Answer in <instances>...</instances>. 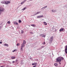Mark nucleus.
<instances>
[{
    "instance_id": "11",
    "label": "nucleus",
    "mask_w": 67,
    "mask_h": 67,
    "mask_svg": "<svg viewBox=\"0 0 67 67\" xmlns=\"http://www.w3.org/2000/svg\"><path fill=\"white\" fill-rule=\"evenodd\" d=\"M22 44H23L25 45V44H26V41H25V40H23V43Z\"/></svg>"
},
{
    "instance_id": "10",
    "label": "nucleus",
    "mask_w": 67,
    "mask_h": 67,
    "mask_svg": "<svg viewBox=\"0 0 67 67\" xmlns=\"http://www.w3.org/2000/svg\"><path fill=\"white\" fill-rule=\"evenodd\" d=\"M40 13V12H38L37 13H36L35 14H34V15H37V14H38V13Z\"/></svg>"
},
{
    "instance_id": "30",
    "label": "nucleus",
    "mask_w": 67,
    "mask_h": 67,
    "mask_svg": "<svg viewBox=\"0 0 67 67\" xmlns=\"http://www.w3.org/2000/svg\"><path fill=\"white\" fill-rule=\"evenodd\" d=\"M42 44L44 45H45V42H44L43 43H42Z\"/></svg>"
},
{
    "instance_id": "7",
    "label": "nucleus",
    "mask_w": 67,
    "mask_h": 67,
    "mask_svg": "<svg viewBox=\"0 0 67 67\" xmlns=\"http://www.w3.org/2000/svg\"><path fill=\"white\" fill-rule=\"evenodd\" d=\"M0 9H1V14H0V15L2 14V12H3V11H4V8H2L1 7H0Z\"/></svg>"
},
{
    "instance_id": "38",
    "label": "nucleus",
    "mask_w": 67,
    "mask_h": 67,
    "mask_svg": "<svg viewBox=\"0 0 67 67\" xmlns=\"http://www.w3.org/2000/svg\"><path fill=\"white\" fill-rule=\"evenodd\" d=\"M39 49H40V48H38L37 49V50H39Z\"/></svg>"
},
{
    "instance_id": "15",
    "label": "nucleus",
    "mask_w": 67,
    "mask_h": 67,
    "mask_svg": "<svg viewBox=\"0 0 67 67\" xmlns=\"http://www.w3.org/2000/svg\"><path fill=\"white\" fill-rule=\"evenodd\" d=\"M4 46H7V47H8L9 46V45L8 44H4Z\"/></svg>"
},
{
    "instance_id": "1",
    "label": "nucleus",
    "mask_w": 67,
    "mask_h": 67,
    "mask_svg": "<svg viewBox=\"0 0 67 67\" xmlns=\"http://www.w3.org/2000/svg\"><path fill=\"white\" fill-rule=\"evenodd\" d=\"M1 3H3L4 4H8V3H10V2L9 1H2L1 2Z\"/></svg>"
},
{
    "instance_id": "14",
    "label": "nucleus",
    "mask_w": 67,
    "mask_h": 67,
    "mask_svg": "<svg viewBox=\"0 0 67 67\" xmlns=\"http://www.w3.org/2000/svg\"><path fill=\"white\" fill-rule=\"evenodd\" d=\"M31 25L32 26H33V27H35L36 26V25L35 24H32Z\"/></svg>"
},
{
    "instance_id": "13",
    "label": "nucleus",
    "mask_w": 67,
    "mask_h": 67,
    "mask_svg": "<svg viewBox=\"0 0 67 67\" xmlns=\"http://www.w3.org/2000/svg\"><path fill=\"white\" fill-rule=\"evenodd\" d=\"M11 59H15V57L14 56H12L11 57Z\"/></svg>"
},
{
    "instance_id": "2",
    "label": "nucleus",
    "mask_w": 67,
    "mask_h": 67,
    "mask_svg": "<svg viewBox=\"0 0 67 67\" xmlns=\"http://www.w3.org/2000/svg\"><path fill=\"white\" fill-rule=\"evenodd\" d=\"M25 45L24 44H21V47L20 48V50L21 51H22L23 50V48L24 47H25Z\"/></svg>"
},
{
    "instance_id": "22",
    "label": "nucleus",
    "mask_w": 67,
    "mask_h": 67,
    "mask_svg": "<svg viewBox=\"0 0 67 67\" xmlns=\"http://www.w3.org/2000/svg\"><path fill=\"white\" fill-rule=\"evenodd\" d=\"M17 51V50L15 49L13 51V52H14L15 51Z\"/></svg>"
},
{
    "instance_id": "19",
    "label": "nucleus",
    "mask_w": 67,
    "mask_h": 67,
    "mask_svg": "<svg viewBox=\"0 0 67 67\" xmlns=\"http://www.w3.org/2000/svg\"><path fill=\"white\" fill-rule=\"evenodd\" d=\"M60 59H61V60H63L64 59V58L63 57H61L60 58Z\"/></svg>"
},
{
    "instance_id": "35",
    "label": "nucleus",
    "mask_w": 67,
    "mask_h": 67,
    "mask_svg": "<svg viewBox=\"0 0 67 67\" xmlns=\"http://www.w3.org/2000/svg\"><path fill=\"white\" fill-rule=\"evenodd\" d=\"M19 44L18 43V44H17V46H19Z\"/></svg>"
},
{
    "instance_id": "45",
    "label": "nucleus",
    "mask_w": 67,
    "mask_h": 67,
    "mask_svg": "<svg viewBox=\"0 0 67 67\" xmlns=\"http://www.w3.org/2000/svg\"><path fill=\"white\" fill-rule=\"evenodd\" d=\"M18 7H17V9H18Z\"/></svg>"
},
{
    "instance_id": "37",
    "label": "nucleus",
    "mask_w": 67,
    "mask_h": 67,
    "mask_svg": "<svg viewBox=\"0 0 67 67\" xmlns=\"http://www.w3.org/2000/svg\"><path fill=\"white\" fill-rule=\"evenodd\" d=\"M14 24H16V23L14 22Z\"/></svg>"
},
{
    "instance_id": "36",
    "label": "nucleus",
    "mask_w": 67,
    "mask_h": 67,
    "mask_svg": "<svg viewBox=\"0 0 67 67\" xmlns=\"http://www.w3.org/2000/svg\"><path fill=\"white\" fill-rule=\"evenodd\" d=\"M12 63H15V62L14 61H13L12 62Z\"/></svg>"
},
{
    "instance_id": "31",
    "label": "nucleus",
    "mask_w": 67,
    "mask_h": 67,
    "mask_svg": "<svg viewBox=\"0 0 67 67\" xmlns=\"http://www.w3.org/2000/svg\"><path fill=\"white\" fill-rule=\"evenodd\" d=\"M44 7H43V8H41V10H43V9H44Z\"/></svg>"
},
{
    "instance_id": "25",
    "label": "nucleus",
    "mask_w": 67,
    "mask_h": 67,
    "mask_svg": "<svg viewBox=\"0 0 67 67\" xmlns=\"http://www.w3.org/2000/svg\"><path fill=\"white\" fill-rule=\"evenodd\" d=\"M30 33L31 34H33V32H30Z\"/></svg>"
},
{
    "instance_id": "33",
    "label": "nucleus",
    "mask_w": 67,
    "mask_h": 67,
    "mask_svg": "<svg viewBox=\"0 0 67 67\" xmlns=\"http://www.w3.org/2000/svg\"><path fill=\"white\" fill-rule=\"evenodd\" d=\"M36 65H35V66H33V67H36Z\"/></svg>"
},
{
    "instance_id": "32",
    "label": "nucleus",
    "mask_w": 67,
    "mask_h": 67,
    "mask_svg": "<svg viewBox=\"0 0 67 67\" xmlns=\"http://www.w3.org/2000/svg\"><path fill=\"white\" fill-rule=\"evenodd\" d=\"M16 25H18V23H16Z\"/></svg>"
},
{
    "instance_id": "3",
    "label": "nucleus",
    "mask_w": 67,
    "mask_h": 67,
    "mask_svg": "<svg viewBox=\"0 0 67 67\" xmlns=\"http://www.w3.org/2000/svg\"><path fill=\"white\" fill-rule=\"evenodd\" d=\"M53 37H50V40H49V43H51L52 41H53Z\"/></svg>"
},
{
    "instance_id": "39",
    "label": "nucleus",
    "mask_w": 67,
    "mask_h": 67,
    "mask_svg": "<svg viewBox=\"0 0 67 67\" xmlns=\"http://www.w3.org/2000/svg\"><path fill=\"white\" fill-rule=\"evenodd\" d=\"M2 42H0V44H2Z\"/></svg>"
},
{
    "instance_id": "40",
    "label": "nucleus",
    "mask_w": 67,
    "mask_h": 67,
    "mask_svg": "<svg viewBox=\"0 0 67 67\" xmlns=\"http://www.w3.org/2000/svg\"><path fill=\"white\" fill-rule=\"evenodd\" d=\"M32 65H34V63H33L32 64Z\"/></svg>"
},
{
    "instance_id": "18",
    "label": "nucleus",
    "mask_w": 67,
    "mask_h": 67,
    "mask_svg": "<svg viewBox=\"0 0 67 67\" xmlns=\"http://www.w3.org/2000/svg\"><path fill=\"white\" fill-rule=\"evenodd\" d=\"M43 23L44 24V25H46L47 24L45 22H43Z\"/></svg>"
},
{
    "instance_id": "4",
    "label": "nucleus",
    "mask_w": 67,
    "mask_h": 67,
    "mask_svg": "<svg viewBox=\"0 0 67 67\" xmlns=\"http://www.w3.org/2000/svg\"><path fill=\"white\" fill-rule=\"evenodd\" d=\"M57 62H60L62 61V60L60 59V58H58L57 59Z\"/></svg>"
},
{
    "instance_id": "12",
    "label": "nucleus",
    "mask_w": 67,
    "mask_h": 67,
    "mask_svg": "<svg viewBox=\"0 0 67 67\" xmlns=\"http://www.w3.org/2000/svg\"><path fill=\"white\" fill-rule=\"evenodd\" d=\"M64 30V29L63 28H61L59 30V31L60 32H61L62 31H63Z\"/></svg>"
},
{
    "instance_id": "43",
    "label": "nucleus",
    "mask_w": 67,
    "mask_h": 67,
    "mask_svg": "<svg viewBox=\"0 0 67 67\" xmlns=\"http://www.w3.org/2000/svg\"><path fill=\"white\" fill-rule=\"evenodd\" d=\"M0 67H3V66H1Z\"/></svg>"
},
{
    "instance_id": "28",
    "label": "nucleus",
    "mask_w": 67,
    "mask_h": 67,
    "mask_svg": "<svg viewBox=\"0 0 67 67\" xmlns=\"http://www.w3.org/2000/svg\"><path fill=\"white\" fill-rule=\"evenodd\" d=\"M7 23H8V24H10V22L9 21H8L7 22Z\"/></svg>"
},
{
    "instance_id": "8",
    "label": "nucleus",
    "mask_w": 67,
    "mask_h": 67,
    "mask_svg": "<svg viewBox=\"0 0 67 67\" xmlns=\"http://www.w3.org/2000/svg\"><path fill=\"white\" fill-rule=\"evenodd\" d=\"M26 0H25L23 1L21 3V4H23L24 3H25V2H26Z\"/></svg>"
},
{
    "instance_id": "5",
    "label": "nucleus",
    "mask_w": 67,
    "mask_h": 67,
    "mask_svg": "<svg viewBox=\"0 0 67 67\" xmlns=\"http://www.w3.org/2000/svg\"><path fill=\"white\" fill-rule=\"evenodd\" d=\"M65 52L66 54H67V46H65Z\"/></svg>"
},
{
    "instance_id": "44",
    "label": "nucleus",
    "mask_w": 67,
    "mask_h": 67,
    "mask_svg": "<svg viewBox=\"0 0 67 67\" xmlns=\"http://www.w3.org/2000/svg\"><path fill=\"white\" fill-rule=\"evenodd\" d=\"M31 38H32V37H31Z\"/></svg>"
},
{
    "instance_id": "16",
    "label": "nucleus",
    "mask_w": 67,
    "mask_h": 67,
    "mask_svg": "<svg viewBox=\"0 0 67 67\" xmlns=\"http://www.w3.org/2000/svg\"><path fill=\"white\" fill-rule=\"evenodd\" d=\"M27 9V7H25V8H24L22 10H23V11H24V10H25V9Z\"/></svg>"
},
{
    "instance_id": "23",
    "label": "nucleus",
    "mask_w": 67,
    "mask_h": 67,
    "mask_svg": "<svg viewBox=\"0 0 67 67\" xmlns=\"http://www.w3.org/2000/svg\"><path fill=\"white\" fill-rule=\"evenodd\" d=\"M23 33H24V31H23L21 30V33H22V34H23Z\"/></svg>"
},
{
    "instance_id": "17",
    "label": "nucleus",
    "mask_w": 67,
    "mask_h": 67,
    "mask_svg": "<svg viewBox=\"0 0 67 67\" xmlns=\"http://www.w3.org/2000/svg\"><path fill=\"white\" fill-rule=\"evenodd\" d=\"M52 12H56V10H54V9H53L52 10Z\"/></svg>"
},
{
    "instance_id": "9",
    "label": "nucleus",
    "mask_w": 67,
    "mask_h": 67,
    "mask_svg": "<svg viewBox=\"0 0 67 67\" xmlns=\"http://www.w3.org/2000/svg\"><path fill=\"white\" fill-rule=\"evenodd\" d=\"M43 17V15H42V16H38L37 17V18H42Z\"/></svg>"
},
{
    "instance_id": "34",
    "label": "nucleus",
    "mask_w": 67,
    "mask_h": 67,
    "mask_svg": "<svg viewBox=\"0 0 67 67\" xmlns=\"http://www.w3.org/2000/svg\"><path fill=\"white\" fill-rule=\"evenodd\" d=\"M60 62H59V64H60H60H61V63Z\"/></svg>"
},
{
    "instance_id": "20",
    "label": "nucleus",
    "mask_w": 67,
    "mask_h": 67,
    "mask_svg": "<svg viewBox=\"0 0 67 67\" xmlns=\"http://www.w3.org/2000/svg\"><path fill=\"white\" fill-rule=\"evenodd\" d=\"M54 65L55 66H57L58 65V64H57V63H55Z\"/></svg>"
},
{
    "instance_id": "41",
    "label": "nucleus",
    "mask_w": 67,
    "mask_h": 67,
    "mask_svg": "<svg viewBox=\"0 0 67 67\" xmlns=\"http://www.w3.org/2000/svg\"><path fill=\"white\" fill-rule=\"evenodd\" d=\"M1 27H2L1 26L0 27V29H1Z\"/></svg>"
},
{
    "instance_id": "21",
    "label": "nucleus",
    "mask_w": 67,
    "mask_h": 67,
    "mask_svg": "<svg viewBox=\"0 0 67 67\" xmlns=\"http://www.w3.org/2000/svg\"><path fill=\"white\" fill-rule=\"evenodd\" d=\"M47 6H46L43 7V8H44V9H45V8H47Z\"/></svg>"
},
{
    "instance_id": "26",
    "label": "nucleus",
    "mask_w": 67,
    "mask_h": 67,
    "mask_svg": "<svg viewBox=\"0 0 67 67\" xmlns=\"http://www.w3.org/2000/svg\"><path fill=\"white\" fill-rule=\"evenodd\" d=\"M21 22L22 21L21 20H19V23H21Z\"/></svg>"
},
{
    "instance_id": "24",
    "label": "nucleus",
    "mask_w": 67,
    "mask_h": 67,
    "mask_svg": "<svg viewBox=\"0 0 67 67\" xmlns=\"http://www.w3.org/2000/svg\"><path fill=\"white\" fill-rule=\"evenodd\" d=\"M37 63H34V65H37Z\"/></svg>"
},
{
    "instance_id": "29",
    "label": "nucleus",
    "mask_w": 67,
    "mask_h": 67,
    "mask_svg": "<svg viewBox=\"0 0 67 67\" xmlns=\"http://www.w3.org/2000/svg\"><path fill=\"white\" fill-rule=\"evenodd\" d=\"M43 47H44V46H41L40 48H41V49H42V48H43Z\"/></svg>"
},
{
    "instance_id": "27",
    "label": "nucleus",
    "mask_w": 67,
    "mask_h": 67,
    "mask_svg": "<svg viewBox=\"0 0 67 67\" xmlns=\"http://www.w3.org/2000/svg\"><path fill=\"white\" fill-rule=\"evenodd\" d=\"M1 9H2L1 8L0 9V15L1 14Z\"/></svg>"
},
{
    "instance_id": "42",
    "label": "nucleus",
    "mask_w": 67,
    "mask_h": 67,
    "mask_svg": "<svg viewBox=\"0 0 67 67\" xmlns=\"http://www.w3.org/2000/svg\"><path fill=\"white\" fill-rule=\"evenodd\" d=\"M42 20H43H43H44V19H42Z\"/></svg>"
},
{
    "instance_id": "6",
    "label": "nucleus",
    "mask_w": 67,
    "mask_h": 67,
    "mask_svg": "<svg viewBox=\"0 0 67 67\" xmlns=\"http://www.w3.org/2000/svg\"><path fill=\"white\" fill-rule=\"evenodd\" d=\"M40 35L41 37H45V36H46L44 34H41Z\"/></svg>"
}]
</instances>
